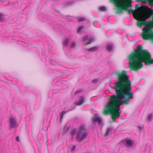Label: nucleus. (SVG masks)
<instances>
[{"label": "nucleus", "instance_id": "1", "mask_svg": "<svg viewBox=\"0 0 153 153\" xmlns=\"http://www.w3.org/2000/svg\"><path fill=\"white\" fill-rule=\"evenodd\" d=\"M117 93L116 95L111 96L110 101L105 107L106 112H110L114 121L120 115V106L123 104H128L129 99L133 98V94L131 92V82L126 74L119 78V81L112 87Z\"/></svg>", "mask_w": 153, "mask_h": 153}, {"label": "nucleus", "instance_id": "2", "mask_svg": "<svg viewBox=\"0 0 153 153\" xmlns=\"http://www.w3.org/2000/svg\"><path fill=\"white\" fill-rule=\"evenodd\" d=\"M129 67L137 70L143 66L142 62L146 65L153 63V59L150 53L143 50L141 45L137 46V49L128 56Z\"/></svg>", "mask_w": 153, "mask_h": 153}, {"label": "nucleus", "instance_id": "3", "mask_svg": "<svg viewBox=\"0 0 153 153\" xmlns=\"http://www.w3.org/2000/svg\"><path fill=\"white\" fill-rule=\"evenodd\" d=\"M116 1L117 5L120 8L119 10L120 13H122L123 9L128 10L129 13H130V11L133 12L131 9H129L131 6V3L132 1L131 0H116Z\"/></svg>", "mask_w": 153, "mask_h": 153}, {"label": "nucleus", "instance_id": "4", "mask_svg": "<svg viewBox=\"0 0 153 153\" xmlns=\"http://www.w3.org/2000/svg\"><path fill=\"white\" fill-rule=\"evenodd\" d=\"M143 32L142 34L143 39L147 40L148 39H153V33H150L151 31V25L149 24L146 25L143 29Z\"/></svg>", "mask_w": 153, "mask_h": 153}, {"label": "nucleus", "instance_id": "5", "mask_svg": "<svg viewBox=\"0 0 153 153\" xmlns=\"http://www.w3.org/2000/svg\"><path fill=\"white\" fill-rule=\"evenodd\" d=\"M137 17V19L142 22L145 25V22L146 19L149 18L152 15V13L149 12L146 14H144L140 12H137L136 14Z\"/></svg>", "mask_w": 153, "mask_h": 153}, {"label": "nucleus", "instance_id": "6", "mask_svg": "<svg viewBox=\"0 0 153 153\" xmlns=\"http://www.w3.org/2000/svg\"><path fill=\"white\" fill-rule=\"evenodd\" d=\"M87 134L85 128L81 127L79 129L77 133V139L78 141H81L85 138Z\"/></svg>", "mask_w": 153, "mask_h": 153}, {"label": "nucleus", "instance_id": "7", "mask_svg": "<svg viewBox=\"0 0 153 153\" xmlns=\"http://www.w3.org/2000/svg\"><path fill=\"white\" fill-rule=\"evenodd\" d=\"M92 121L94 123H97L98 124H102L103 123L102 118L98 114H95L92 118Z\"/></svg>", "mask_w": 153, "mask_h": 153}, {"label": "nucleus", "instance_id": "8", "mask_svg": "<svg viewBox=\"0 0 153 153\" xmlns=\"http://www.w3.org/2000/svg\"><path fill=\"white\" fill-rule=\"evenodd\" d=\"M88 41V43L85 44V45H88L91 43L94 40V39L91 36L86 35L83 37V41L85 42Z\"/></svg>", "mask_w": 153, "mask_h": 153}, {"label": "nucleus", "instance_id": "9", "mask_svg": "<svg viewBox=\"0 0 153 153\" xmlns=\"http://www.w3.org/2000/svg\"><path fill=\"white\" fill-rule=\"evenodd\" d=\"M114 48V46L112 44H108L106 46V49L108 52H111L112 51Z\"/></svg>", "mask_w": 153, "mask_h": 153}, {"label": "nucleus", "instance_id": "10", "mask_svg": "<svg viewBox=\"0 0 153 153\" xmlns=\"http://www.w3.org/2000/svg\"><path fill=\"white\" fill-rule=\"evenodd\" d=\"M84 101V97L82 96H81L79 97V101L76 102V105H79L82 104Z\"/></svg>", "mask_w": 153, "mask_h": 153}, {"label": "nucleus", "instance_id": "11", "mask_svg": "<svg viewBox=\"0 0 153 153\" xmlns=\"http://www.w3.org/2000/svg\"><path fill=\"white\" fill-rule=\"evenodd\" d=\"M10 124H16V120L15 118L11 117H10L9 120Z\"/></svg>", "mask_w": 153, "mask_h": 153}, {"label": "nucleus", "instance_id": "12", "mask_svg": "<svg viewBox=\"0 0 153 153\" xmlns=\"http://www.w3.org/2000/svg\"><path fill=\"white\" fill-rule=\"evenodd\" d=\"M98 48L97 46H95L91 48L88 49L87 51L89 52H94L98 50Z\"/></svg>", "mask_w": 153, "mask_h": 153}, {"label": "nucleus", "instance_id": "13", "mask_svg": "<svg viewBox=\"0 0 153 153\" xmlns=\"http://www.w3.org/2000/svg\"><path fill=\"white\" fill-rule=\"evenodd\" d=\"M125 141L128 147H129L132 146V142L131 140L129 139H126L125 140Z\"/></svg>", "mask_w": 153, "mask_h": 153}, {"label": "nucleus", "instance_id": "14", "mask_svg": "<svg viewBox=\"0 0 153 153\" xmlns=\"http://www.w3.org/2000/svg\"><path fill=\"white\" fill-rule=\"evenodd\" d=\"M69 42V39L68 38H67L63 41L62 42V44L63 46H67Z\"/></svg>", "mask_w": 153, "mask_h": 153}, {"label": "nucleus", "instance_id": "15", "mask_svg": "<svg viewBox=\"0 0 153 153\" xmlns=\"http://www.w3.org/2000/svg\"><path fill=\"white\" fill-rule=\"evenodd\" d=\"M99 10L100 11H106L107 10L106 8L104 6H100L99 7Z\"/></svg>", "mask_w": 153, "mask_h": 153}, {"label": "nucleus", "instance_id": "16", "mask_svg": "<svg viewBox=\"0 0 153 153\" xmlns=\"http://www.w3.org/2000/svg\"><path fill=\"white\" fill-rule=\"evenodd\" d=\"M74 3V1L69 2H66L64 3V5L65 6H68L72 5Z\"/></svg>", "mask_w": 153, "mask_h": 153}, {"label": "nucleus", "instance_id": "17", "mask_svg": "<svg viewBox=\"0 0 153 153\" xmlns=\"http://www.w3.org/2000/svg\"><path fill=\"white\" fill-rule=\"evenodd\" d=\"M86 18L85 17H81L77 19V21L78 22H81L85 21Z\"/></svg>", "mask_w": 153, "mask_h": 153}, {"label": "nucleus", "instance_id": "18", "mask_svg": "<svg viewBox=\"0 0 153 153\" xmlns=\"http://www.w3.org/2000/svg\"><path fill=\"white\" fill-rule=\"evenodd\" d=\"M70 110H68L67 111H63L61 113V120H62L64 114H65L67 112H68L69 111H70Z\"/></svg>", "mask_w": 153, "mask_h": 153}, {"label": "nucleus", "instance_id": "19", "mask_svg": "<svg viewBox=\"0 0 153 153\" xmlns=\"http://www.w3.org/2000/svg\"><path fill=\"white\" fill-rule=\"evenodd\" d=\"M153 115L152 114H149L148 115L147 117V120L148 121H150L152 119Z\"/></svg>", "mask_w": 153, "mask_h": 153}, {"label": "nucleus", "instance_id": "20", "mask_svg": "<svg viewBox=\"0 0 153 153\" xmlns=\"http://www.w3.org/2000/svg\"><path fill=\"white\" fill-rule=\"evenodd\" d=\"M110 129L109 128H107L106 129V132L104 134V135L105 136H107L108 133L110 132Z\"/></svg>", "mask_w": 153, "mask_h": 153}, {"label": "nucleus", "instance_id": "21", "mask_svg": "<svg viewBox=\"0 0 153 153\" xmlns=\"http://www.w3.org/2000/svg\"><path fill=\"white\" fill-rule=\"evenodd\" d=\"M17 126V125H9V128L10 129H12L16 128Z\"/></svg>", "mask_w": 153, "mask_h": 153}, {"label": "nucleus", "instance_id": "22", "mask_svg": "<svg viewBox=\"0 0 153 153\" xmlns=\"http://www.w3.org/2000/svg\"><path fill=\"white\" fill-rule=\"evenodd\" d=\"M84 27V26H81L79 27L78 29L77 30V33H79L81 30Z\"/></svg>", "mask_w": 153, "mask_h": 153}, {"label": "nucleus", "instance_id": "23", "mask_svg": "<svg viewBox=\"0 0 153 153\" xmlns=\"http://www.w3.org/2000/svg\"><path fill=\"white\" fill-rule=\"evenodd\" d=\"M76 46V43L75 42H72L70 45V47L74 48Z\"/></svg>", "mask_w": 153, "mask_h": 153}, {"label": "nucleus", "instance_id": "24", "mask_svg": "<svg viewBox=\"0 0 153 153\" xmlns=\"http://www.w3.org/2000/svg\"><path fill=\"white\" fill-rule=\"evenodd\" d=\"M98 79H94L92 80V82L94 84H96L98 82Z\"/></svg>", "mask_w": 153, "mask_h": 153}, {"label": "nucleus", "instance_id": "25", "mask_svg": "<svg viewBox=\"0 0 153 153\" xmlns=\"http://www.w3.org/2000/svg\"><path fill=\"white\" fill-rule=\"evenodd\" d=\"M76 132V130L75 129H72V130L71 131V134L72 136H73L75 134Z\"/></svg>", "mask_w": 153, "mask_h": 153}, {"label": "nucleus", "instance_id": "26", "mask_svg": "<svg viewBox=\"0 0 153 153\" xmlns=\"http://www.w3.org/2000/svg\"><path fill=\"white\" fill-rule=\"evenodd\" d=\"M4 20V18L3 17L1 16V14L0 13V21L2 22Z\"/></svg>", "mask_w": 153, "mask_h": 153}, {"label": "nucleus", "instance_id": "27", "mask_svg": "<svg viewBox=\"0 0 153 153\" xmlns=\"http://www.w3.org/2000/svg\"><path fill=\"white\" fill-rule=\"evenodd\" d=\"M81 92L82 91L81 90H77L75 92V94H76L78 93H81Z\"/></svg>", "mask_w": 153, "mask_h": 153}, {"label": "nucleus", "instance_id": "28", "mask_svg": "<svg viewBox=\"0 0 153 153\" xmlns=\"http://www.w3.org/2000/svg\"><path fill=\"white\" fill-rule=\"evenodd\" d=\"M76 147L75 146H73L72 147V150L73 151H74L75 149H76Z\"/></svg>", "mask_w": 153, "mask_h": 153}, {"label": "nucleus", "instance_id": "29", "mask_svg": "<svg viewBox=\"0 0 153 153\" xmlns=\"http://www.w3.org/2000/svg\"><path fill=\"white\" fill-rule=\"evenodd\" d=\"M16 140L17 141H19V137H17L16 138Z\"/></svg>", "mask_w": 153, "mask_h": 153}, {"label": "nucleus", "instance_id": "30", "mask_svg": "<svg viewBox=\"0 0 153 153\" xmlns=\"http://www.w3.org/2000/svg\"><path fill=\"white\" fill-rule=\"evenodd\" d=\"M150 10H151L152 12V11H153V10L152 9H151V8H150Z\"/></svg>", "mask_w": 153, "mask_h": 153}, {"label": "nucleus", "instance_id": "31", "mask_svg": "<svg viewBox=\"0 0 153 153\" xmlns=\"http://www.w3.org/2000/svg\"><path fill=\"white\" fill-rule=\"evenodd\" d=\"M52 61V60H50V62H51H51Z\"/></svg>", "mask_w": 153, "mask_h": 153}, {"label": "nucleus", "instance_id": "32", "mask_svg": "<svg viewBox=\"0 0 153 153\" xmlns=\"http://www.w3.org/2000/svg\"><path fill=\"white\" fill-rule=\"evenodd\" d=\"M138 128H139V126H138Z\"/></svg>", "mask_w": 153, "mask_h": 153}, {"label": "nucleus", "instance_id": "33", "mask_svg": "<svg viewBox=\"0 0 153 153\" xmlns=\"http://www.w3.org/2000/svg\"><path fill=\"white\" fill-rule=\"evenodd\" d=\"M2 1H3L4 0H1Z\"/></svg>", "mask_w": 153, "mask_h": 153}]
</instances>
